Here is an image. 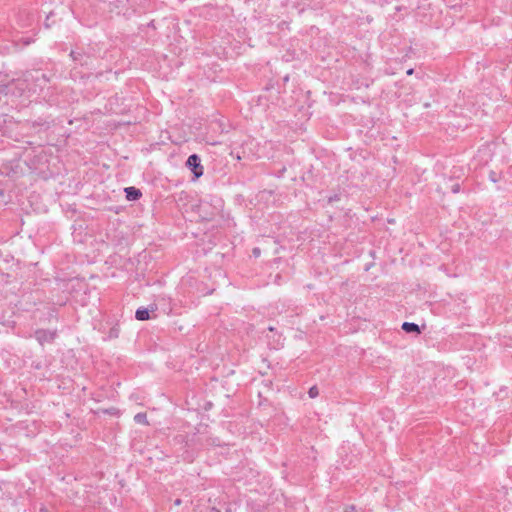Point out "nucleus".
I'll return each mask as SVG.
<instances>
[{"mask_svg":"<svg viewBox=\"0 0 512 512\" xmlns=\"http://www.w3.org/2000/svg\"><path fill=\"white\" fill-rule=\"evenodd\" d=\"M24 76L29 86V92L33 94L42 92L50 81L48 75L40 70L27 71Z\"/></svg>","mask_w":512,"mask_h":512,"instance_id":"nucleus-1","label":"nucleus"},{"mask_svg":"<svg viewBox=\"0 0 512 512\" xmlns=\"http://www.w3.org/2000/svg\"><path fill=\"white\" fill-rule=\"evenodd\" d=\"M25 91L29 92V86L26 82L25 76L23 79H12L7 84L0 86V92L5 95H11L14 97H20Z\"/></svg>","mask_w":512,"mask_h":512,"instance_id":"nucleus-2","label":"nucleus"},{"mask_svg":"<svg viewBox=\"0 0 512 512\" xmlns=\"http://www.w3.org/2000/svg\"><path fill=\"white\" fill-rule=\"evenodd\" d=\"M186 167L193 173V180L199 179L204 174V167L198 154H191L188 157Z\"/></svg>","mask_w":512,"mask_h":512,"instance_id":"nucleus-3","label":"nucleus"},{"mask_svg":"<svg viewBox=\"0 0 512 512\" xmlns=\"http://www.w3.org/2000/svg\"><path fill=\"white\" fill-rule=\"evenodd\" d=\"M56 337V332L45 330V329H38L35 331V338L36 340L43 345L44 343L52 342Z\"/></svg>","mask_w":512,"mask_h":512,"instance_id":"nucleus-4","label":"nucleus"},{"mask_svg":"<svg viewBox=\"0 0 512 512\" xmlns=\"http://www.w3.org/2000/svg\"><path fill=\"white\" fill-rule=\"evenodd\" d=\"M124 191H125L126 199L129 201H137L142 196L141 191L138 188L133 187V186L126 187L124 189Z\"/></svg>","mask_w":512,"mask_h":512,"instance_id":"nucleus-5","label":"nucleus"},{"mask_svg":"<svg viewBox=\"0 0 512 512\" xmlns=\"http://www.w3.org/2000/svg\"><path fill=\"white\" fill-rule=\"evenodd\" d=\"M156 308L152 307L151 311H155ZM135 318L139 321H145L150 318V310L145 307H140L135 312Z\"/></svg>","mask_w":512,"mask_h":512,"instance_id":"nucleus-6","label":"nucleus"},{"mask_svg":"<svg viewBox=\"0 0 512 512\" xmlns=\"http://www.w3.org/2000/svg\"><path fill=\"white\" fill-rule=\"evenodd\" d=\"M402 329L406 333H416V334L421 333L419 325L416 323H413V322H404L402 324Z\"/></svg>","mask_w":512,"mask_h":512,"instance_id":"nucleus-7","label":"nucleus"},{"mask_svg":"<svg viewBox=\"0 0 512 512\" xmlns=\"http://www.w3.org/2000/svg\"><path fill=\"white\" fill-rule=\"evenodd\" d=\"M70 56L76 62H79L81 65L86 64V61H83L84 55L78 51H71Z\"/></svg>","mask_w":512,"mask_h":512,"instance_id":"nucleus-8","label":"nucleus"},{"mask_svg":"<svg viewBox=\"0 0 512 512\" xmlns=\"http://www.w3.org/2000/svg\"><path fill=\"white\" fill-rule=\"evenodd\" d=\"M134 421L137 423V424H142V425H146L148 424V421H147V415L145 413H137L135 416H134Z\"/></svg>","mask_w":512,"mask_h":512,"instance_id":"nucleus-9","label":"nucleus"},{"mask_svg":"<svg viewBox=\"0 0 512 512\" xmlns=\"http://www.w3.org/2000/svg\"><path fill=\"white\" fill-rule=\"evenodd\" d=\"M308 395L310 398H316L319 395L317 386H312L308 391Z\"/></svg>","mask_w":512,"mask_h":512,"instance_id":"nucleus-10","label":"nucleus"},{"mask_svg":"<svg viewBox=\"0 0 512 512\" xmlns=\"http://www.w3.org/2000/svg\"><path fill=\"white\" fill-rule=\"evenodd\" d=\"M119 330L115 327H113L109 332V338H116L118 337Z\"/></svg>","mask_w":512,"mask_h":512,"instance_id":"nucleus-11","label":"nucleus"},{"mask_svg":"<svg viewBox=\"0 0 512 512\" xmlns=\"http://www.w3.org/2000/svg\"><path fill=\"white\" fill-rule=\"evenodd\" d=\"M339 199H340V197H339L337 194H335V195L330 196V197L328 198V202H329V203H333V202H335V201H338Z\"/></svg>","mask_w":512,"mask_h":512,"instance_id":"nucleus-12","label":"nucleus"},{"mask_svg":"<svg viewBox=\"0 0 512 512\" xmlns=\"http://www.w3.org/2000/svg\"><path fill=\"white\" fill-rule=\"evenodd\" d=\"M460 191V185L457 183V184H454L452 186V192L453 193H458Z\"/></svg>","mask_w":512,"mask_h":512,"instance_id":"nucleus-13","label":"nucleus"},{"mask_svg":"<svg viewBox=\"0 0 512 512\" xmlns=\"http://www.w3.org/2000/svg\"><path fill=\"white\" fill-rule=\"evenodd\" d=\"M345 512H357V510L354 506H349L345 509Z\"/></svg>","mask_w":512,"mask_h":512,"instance_id":"nucleus-14","label":"nucleus"},{"mask_svg":"<svg viewBox=\"0 0 512 512\" xmlns=\"http://www.w3.org/2000/svg\"><path fill=\"white\" fill-rule=\"evenodd\" d=\"M22 40L25 46L29 45L32 42L30 38H22Z\"/></svg>","mask_w":512,"mask_h":512,"instance_id":"nucleus-15","label":"nucleus"},{"mask_svg":"<svg viewBox=\"0 0 512 512\" xmlns=\"http://www.w3.org/2000/svg\"><path fill=\"white\" fill-rule=\"evenodd\" d=\"M39 512H52L50 509H48L47 507H44L42 506L40 509H39Z\"/></svg>","mask_w":512,"mask_h":512,"instance_id":"nucleus-16","label":"nucleus"},{"mask_svg":"<svg viewBox=\"0 0 512 512\" xmlns=\"http://www.w3.org/2000/svg\"><path fill=\"white\" fill-rule=\"evenodd\" d=\"M253 253H254V255L258 256L260 254V249L259 248H254L253 249Z\"/></svg>","mask_w":512,"mask_h":512,"instance_id":"nucleus-17","label":"nucleus"},{"mask_svg":"<svg viewBox=\"0 0 512 512\" xmlns=\"http://www.w3.org/2000/svg\"><path fill=\"white\" fill-rule=\"evenodd\" d=\"M209 444H211V445H219V443L216 442V439H213Z\"/></svg>","mask_w":512,"mask_h":512,"instance_id":"nucleus-18","label":"nucleus"},{"mask_svg":"<svg viewBox=\"0 0 512 512\" xmlns=\"http://www.w3.org/2000/svg\"><path fill=\"white\" fill-rule=\"evenodd\" d=\"M180 504H181V500L180 499L175 500V505H180Z\"/></svg>","mask_w":512,"mask_h":512,"instance_id":"nucleus-19","label":"nucleus"},{"mask_svg":"<svg viewBox=\"0 0 512 512\" xmlns=\"http://www.w3.org/2000/svg\"><path fill=\"white\" fill-rule=\"evenodd\" d=\"M412 73H413V69H409V70L407 71V74H408V75H411Z\"/></svg>","mask_w":512,"mask_h":512,"instance_id":"nucleus-20","label":"nucleus"},{"mask_svg":"<svg viewBox=\"0 0 512 512\" xmlns=\"http://www.w3.org/2000/svg\"><path fill=\"white\" fill-rule=\"evenodd\" d=\"M210 512H220V511L216 508H212Z\"/></svg>","mask_w":512,"mask_h":512,"instance_id":"nucleus-21","label":"nucleus"},{"mask_svg":"<svg viewBox=\"0 0 512 512\" xmlns=\"http://www.w3.org/2000/svg\"><path fill=\"white\" fill-rule=\"evenodd\" d=\"M0 195H3V190L0 189Z\"/></svg>","mask_w":512,"mask_h":512,"instance_id":"nucleus-22","label":"nucleus"}]
</instances>
